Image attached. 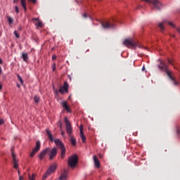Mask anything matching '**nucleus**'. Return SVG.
<instances>
[{"instance_id":"obj_36","label":"nucleus","mask_w":180,"mask_h":180,"mask_svg":"<svg viewBox=\"0 0 180 180\" xmlns=\"http://www.w3.org/2000/svg\"><path fill=\"white\" fill-rule=\"evenodd\" d=\"M55 70H56V63H53V71H54Z\"/></svg>"},{"instance_id":"obj_23","label":"nucleus","mask_w":180,"mask_h":180,"mask_svg":"<svg viewBox=\"0 0 180 180\" xmlns=\"http://www.w3.org/2000/svg\"><path fill=\"white\" fill-rule=\"evenodd\" d=\"M176 133L179 137H180V125L176 127Z\"/></svg>"},{"instance_id":"obj_16","label":"nucleus","mask_w":180,"mask_h":180,"mask_svg":"<svg viewBox=\"0 0 180 180\" xmlns=\"http://www.w3.org/2000/svg\"><path fill=\"white\" fill-rule=\"evenodd\" d=\"M67 178H68V173L64 171L57 180H67Z\"/></svg>"},{"instance_id":"obj_6","label":"nucleus","mask_w":180,"mask_h":180,"mask_svg":"<svg viewBox=\"0 0 180 180\" xmlns=\"http://www.w3.org/2000/svg\"><path fill=\"white\" fill-rule=\"evenodd\" d=\"M142 1H145L146 2H149L150 4H153V6H155L156 9H161V8H162V4L158 0H142Z\"/></svg>"},{"instance_id":"obj_24","label":"nucleus","mask_w":180,"mask_h":180,"mask_svg":"<svg viewBox=\"0 0 180 180\" xmlns=\"http://www.w3.org/2000/svg\"><path fill=\"white\" fill-rule=\"evenodd\" d=\"M34 101L35 103H39V102H40V97L38 96H34Z\"/></svg>"},{"instance_id":"obj_14","label":"nucleus","mask_w":180,"mask_h":180,"mask_svg":"<svg viewBox=\"0 0 180 180\" xmlns=\"http://www.w3.org/2000/svg\"><path fill=\"white\" fill-rule=\"evenodd\" d=\"M12 157H13V167L15 169H18V160H16V154H15V153L13 152H12Z\"/></svg>"},{"instance_id":"obj_20","label":"nucleus","mask_w":180,"mask_h":180,"mask_svg":"<svg viewBox=\"0 0 180 180\" xmlns=\"http://www.w3.org/2000/svg\"><path fill=\"white\" fill-rule=\"evenodd\" d=\"M21 5L25 10V12L27 11V8L26 7V0H21Z\"/></svg>"},{"instance_id":"obj_38","label":"nucleus","mask_w":180,"mask_h":180,"mask_svg":"<svg viewBox=\"0 0 180 180\" xmlns=\"http://www.w3.org/2000/svg\"><path fill=\"white\" fill-rule=\"evenodd\" d=\"M169 64H172V60H168Z\"/></svg>"},{"instance_id":"obj_17","label":"nucleus","mask_w":180,"mask_h":180,"mask_svg":"<svg viewBox=\"0 0 180 180\" xmlns=\"http://www.w3.org/2000/svg\"><path fill=\"white\" fill-rule=\"evenodd\" d=\"M32 20H34V23L37 27H41L43 26V22H41L39 18H33Z\"/></svg>"},{"instance_id":"obj_2","label":"nucleus","mask_w":180,"mask_h":180,"mask_svg":"<svg viewBox=\"0 0 180 180\" xmlns=\"http://www.w3.org/2000/svg\"><path fill=\"white\" fill-rule=\"evenodd\" d=\"M46 133L49 136V138L50 139L51 141H54L56 146L58 147L60 149L65 148L64 143L60 140V139H54V136L51 134V131L50 130L46 129Z\"/></svg>"},{"instance_id":"obj_35","label":"nucleus","mask_w":180,"mask_h":180,"mask_svg":"<svg viewBox=\"0 0 180 180\" xmlns=\"http://www.w3.org/2000/svg\"><path fill=\"white\" fill-rule=\"evenodd\" d=\"M4 120H0V126L1 124H4Z\"/></svg>"},{"instance_id":"obj_9","label":"nucleus","mask_w":180,"mask_h":180,"mask_svg":"<svg viewBox=\"0 0 180 180\" xmlns=\"http://www.w3.org/2000/svg\"><path fill=\"white\" fill-rule=\"evenodd\" d=\"M56 169H57V165L53 164L49 167L46 170V172L48 174L51 175V174H54V172H56Z\"/></svg>"},{"instance_id":"obj_15","label":"nucleus","mask_w":180,"mask_h":180,"mask_svg":"<svg viewBox=\"0 0 180 180\" xmlns=\"http://www.w3.org/2000/svg\"><path fill=\"white\" fill-rule=\"evenodd\" d=\"M60 105L63 106V108H64V109H65V110H67V112H68L69 113L71 112V110L70 109V106H68V103H67V101H62Z\"/></svg>"},{"instance_id":"obj_28","label":"nucleus","mask_w":180,"mask_h":180,"mask_svg":"<svg viewBox=\"0 0 180 180\" xmlns=\"http://www.w3.org/2000/svg\"><path fill=\"white\" fill-rule=\"evenodd\" d=\"M0 64L1 65H4V60L1 58H0ZM0 74H2V68H1V66H0Z\"/></svg>"},{"instance_id":"obj_26","label":"nucleus","mask_w":180,"mask_h":180,"mask_svg":"<svg viewBox=\"0 0 180 180\" xmlns=\"http://www.w3.org/2000/svg\"><path fill=\"white\" fill-rule=\"evenodd\" d=\"M22 56L24 61H27V58H29V57L27 56V53H22Z\"/></svg>"},{"instance_id":"obj_4","label":"nucleus","mask_w":180,"mask_h":180,"mask_svg":"<svg viewBox=\"0 0 180 180\" xmlns=\"http://www.w3.org/2000/svg\"><path fill=\"white\" fill-rule=\"evenodd\" d=\"M68 165L70 168H75L78 164V155H73L68 158Z\"/></svg>"},{"instance_id":"obj_46","label":"nucleus","mask_w":180,"mask_h":180,"mask_svg":"<svg viewBox=\"0 0 180 180\" xmlns=\"http://www.w3.org/2000/svg\"><path fill=\"white\" fill-rule=\"evenodd\" d=\"M20 174V171H18V175Z\"/></svg>"},{"instance_id":"obj_1","label":"nucleus","mask_w":180,"mask_h":180,"mask_svg":"<svg viewBox=\"0 0 180 180\" xmlns=\"http://www.w3.org/2000/svg\"><path fill=\"white\" fill-rule=\"evenodd\" d=\"M159 68L165 71L169 79L173 82L174 85H179V82L176 81L174 77H172V76L171 75V74H172V72L168 70V67L167 66V65H165V63H161L159 65Z\"/></svg>"},{"instance_id":"obj_7","label":"nucleus","mask_w":180,"mask_h":180,"mask_svg":"<svg viewBox=\"0 0 180 180\" xmlns=\"http://www.w3.org/2000/svg\"><path fill=\"white\" fill-rule=\"evenodd\" d=\"M68 83H67V82H65L63 86L60 88L59 92L60 94H68Z\"/></svg>"},{"instance_id":"obj_44","label":"nucleus","mask_w":180,"mask_h":180,"mask_svg":"<svg viewBox=\"0 0 180 180\" xmlns=\"http://www.w3.org/2000/svg\"><path fill=\"white\" fill-rule=\"evenodd\" d=\"M62 136H64V131L61 132Z\"/></svg>"},{"instance_id":"obj_10","label":"nucleus","mask_w":180,"mask_h":180,"mask_svg":"<svg viewBox=\"0 0 180 180\" xmlns=\"http://www.w3.org/2000/svg\"><path fill=\"white\" fill-rule=\"evenodd\" d=\"M79 130L80 137L82 140V143H86V136H85V134H84V126L82 124L80 125Z\"/></svg>"},{"instance_id":"obj_18","label":"nucleus","mask_w":180,"mask_h":180,"mask_svg":"<svg viewBox=\"0 0 180 180\" xmlns=\"http://www.w3.org/2000/svg\"><path fill=\"white\" fill-rule=\"evenodd\" d=\"M167 23L170 25V26L174 27V25L172 24V22H167V21H163L162 22L159 23V27L161 29L162 31L164 30V25H167Z\"/></svg>"},{"instance_id":"obj_33","label":"nucleus","mask_w":180,"mask_h":180,"mask_svg":"<svg viewBox=\"0 0 180 180\" xmlns=\"http://www.w3.org/2000/svg\"><path fill=\"white\" fill-rule=\"evenodd\" d=\"M56 59H57V56L56 55H53L52 60H56Z\"/></svg>"},{"instance_id":"obj_32","label":"nucleus","mask_w":180,"mask_h":180,"mask_svg":"<svg viewBox=\"0 0 180 180\" xmlns=\"http://www.w3.org/2000/svg\"><path fill=\"white\" fill-rule=\"evenodd\" d=\"M15 10L16 13H19V7H18V6H15Z\"/></svg>"},{"instance_id":"obj_19","label":"nucleus","mask_w":180,"mask_h":180,"mask_svg":"<svg viewBox=\"0 0 180 180\" xmlns=\"http://www.w3.org/2000/svg\"><path fill=\"white\" fill-rule=\"evenodd\" d=\"M94 162L96 168H99L101 167V162H99V160H98L96 156H94Z\"/></svg>"},{"instance_id":"obj_45","label":"nucleus","mask_w":180,"mask_h":180,"mask_svg":"<svg viewBox=\"0 0 180 180\" xmlns=\"http://www.w3.org/2000/svg\"><path fill=\"white\" fill-rule=\"evenodd\" d=\"M17 86H18V88H20V85L19 84H17Z\"/></svg>"},{"instance_id":"obj_22","label":"nucleus","mask_w":180,"mask_h":180,"mask_svg":"<svg viewBox=\"0 0 180 180\" xmlns=\"http://www.w3.org/2000/svg\"><path fill=\"white\" fill-rule=\"evenodd\" d=\"M61 150V155H60V158L62 159L65 158V148H63Z\"/></svg>"},{"instance_id":"obj_8","label":"nucleus","mask_w":180,"mask_h":180,"mask_svg":"<svg viewBox=\"0 0 180 180\" xmlns=\"http://www.w3.org/2000/svg\"><path fill=\"white\" fill-rule=\"evenodd\" d=\"M57 148H53L52 149H50L49 153V160H53L56 158L57 155Z\"/></svg>"},{"instance_id":"obj_11","label":"nucleus","mask_w":180,"mask_h":180,"mask_svg":"<svg viewBox=\"0 0 180 180\" xmlns=\"http://www.w3.org/2000/svg\"><path fill=\"white\" fill-rule=\"evenodd\" d=\"M40 150V141H37L35 148L32 150V152L30 153V157H34V154Z\"/></svg>"},{"instance_id":"obj_29","label":"nucleus","mask_w":180,"mask_h":180,"mask_svg":"<svg viewBox=\"0 0 180 180\" xmlns=\"http://www.w3.org/2000/svg\"><path fill=\"white\" fill-rule=\"evenodd\" d=\"M17 77L18 78V81L20 82V84H23V79H22V77L19 75H18Z\"/></svg>"},{"instance_id":"obj_37","label":"nucleus","mask_w":180,"mask_h":180,"mask_svg":"<svg viewBox=\"0 0 180 180\" xmlns=\"http://www.w3.org/2000/svg\"><path fill=\"white\" fill-rule=\"evenodd\" d=\"M83 17H84L85 18H88V15H87L86 13H84V14L83 15Z\"/></svg>"},{"instance_id":"obj_42","label":"nucleus","mask_w":180,"mask_h":180,"mask_svg":"<svg viewBox=\"0 0 180 180\" xmlns=\"http://www.w3.org/2000/svg\"><path fill=\"white\" fill-rule=\"evenodd\" d=\"M2 89V84H0V91Z\"/></svg>"},{"instance_id":"obj_27","label":"nucleus","mask_w":180,"mask_h":180,"mask_svg":"<svg viewBox=\"0 0 180 180\" xmlns=\"http://www.w3.org/2000/svg\"><path fill=\"white\" fill-rule=\"evenodd\" d=\"M29 179L30 180H35L36 179V174H32V176H30V174L29 175Z\"/></svg>"},{"instance_id":"obj_39","label":"nucleus","mask_w":180,"mask_h":180,"mask_svg":"<svg viewBox=\"0 0 180 180\" xmlns=\"http://www.w3.org/2000/svg\"><path fill=\"white\" fill-rule=\"evenodd\" d=\"M19 180H23V176H20Z\"/></svg>"},{"instance_id":"obj_25","label":"nucleus","mask_w":180,"mask_h":180,"mask_svg":"<svg viewBox=\"0 0 180 180\" xmlns=\"http://www.w3.org/2000/svg\"><path fill=\"white\" fill-rule=\"evenodd\" d=\"M7 19L9 25H12V23H13V18H12V17L8 16L7 17Z\"/></svg>"},{"instance_id":"obj_5","label":"nucleus","mask_w":180,"mask_h":180,"mask_svg":"<svg viewBox=\"0 0 180 180\" xmlns=\"http://www.w3.org/2000/svg\"><path fill=\"white\" fill-rule=\"evenodd\" d=\"M65 122L66 126V131L69 136H71V134H72V127H71V122H70V120L68 117H65Z\"/></svg>"},{"instance_id":"obj_41","label":"nucleus","mask_w":180,"mask_h":180,"mask_svg":"<svg viewBox=\"0 0 180 180\" xmlns=\"http://www.w3.org/2000/svg\"><path fill=\"white\" fill-rule=\"evenodd\" d=\"M145 69H146V68L144 66H143L142 71H144Z\"/></svg>"},{"instance_id":"obj_13","label":"nucleus","mask_w":180,"mask_h":180,"mask_svg":"<svg viewBox=\"0 0 180 180\" xmlns=\"http://www.w3.org/2000/svg\"><path fill=\"white\" fill-rule=\"evenodd\" d=\"M49 151H50V148H47L46 149L41 151L39 155V160H43L44 155H46V154H49Z\"/></svg>"},{"instance_id":"obj_31","label":"nucleus","mask_w":180,"mask_h":180,"mask_svg":"<svg viewBox=\"0 0 180 180\" xmlns=\"http://www.w3.org/2000/svg\"><path fill=\"white\" fill-rule=\"evenodd\" d=\"M14 35L15 36V37H17V39H19V37H20V35L18 33L17 31H14Z\"/></svg>"},{"instance_id":"obj_43","label":"nucleus","mask_w":180,"mask_h":180,"mask_svg":"<svg viewBox=\"0 0 180 180\" xmlns=\"http://www.w3.org/2000/svg\"><path fill=\"white\" fill-rule=\"evenodd\" d=\"M56 94H58V91L56 90Z\"/></svg>"},{"instance_id":"obj_30","label":"nucleus","mask_w":180,"mask_h":180,"mask_svg":"<svg viewBox=\"0 0 180 180\" xmlns=\"http://www.w3.org/2000/svg\"><path fill=\"white\" fill-rule=\"evenodd\" d=\"M49 175L50 174H47V172H46V173L43 175L42 179H46Z\"/></svg>"},{"instance_id":"obj_34","label":"nucleus","mask_w":180,"mask_h":180,"mask_svg":"<svg viewBox=\"0 0 180 180\" xmlns=\"http://www.w3.org/2000/svg\"><path fill=\"white\" fill-rule=\"evenodd\" d=\"M31 2H32V4H36L37 2V0H29Z\"/></svg>"},{"instance_id":"obj_21","label":"nucleus","mask_w":180,"mask_h":180,"mask_svg":"<svg viewBox=\"0 0 180 180\" xmlns=\"http://www.w3.org/2000/svg\"><path fill=\"white\" fill-rule=\"evenodd\" d=\"M70 143L72 146H75L77 144V141L75 140V138L74 136H70Z\"/></svg>"},{"instance_id":"obj_12","label":"nucleus","mask_w":180,"mask_h":180,"mask_svg":"<svg viewBox=\"0 0 180 180\" xmlns=\"http://www.w3.org/2000/svg\"><path fill=\"white\" fill-rule=\"evenodd\" d=\"M103 29H113L115 27V25L110 24L109 22H105L101 23Z\"/></svg>"},{"instance_id":"obj_3","label":"nucleus","mask_w":180,"mask_h":180,"mask_svg":"<svg viewBox=\"0 0 180 180\" xmlns=\"http://www.w3.org/2000/svg\"><path fill=\"white\" fill-rule=\"evenodd\" d=\"M122 44L124 46H125L126 47H141V46H140V44H139V42L134 41V39L132 38L126 39L123 41Z\"/></svg>"},{"instance_id":"obj_40","label":"nucleus","mask_w":180,"mask_h":180,"mask_svg":"<svg viewBox=\"0 0 180 180\" xmlns=\"http://www.w3.org/2000/svg\"><path fill=\"white\" fill-rule=\"evenodd\" d=\"M14 4H16L18 2V0H13Z\"/></svg>"}]
</instances>
